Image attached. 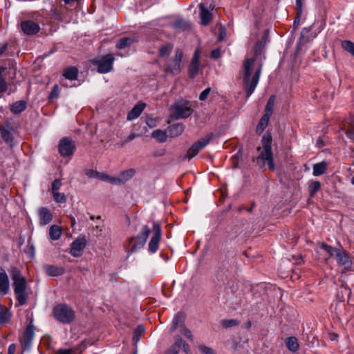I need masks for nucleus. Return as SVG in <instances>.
Instances as JSON below:
<instances>
[{
  "label": "nucleus",
  "mask_w": 354,
  "mask_h": 354,
  "mask_svg": "<svg viewBox=\"0 0 354 354\" xmlns=\"http://www.w3.org/2000/svg\"><path fill=\"white\" fill-rule=\"evenodd\" d=\"M16 351V345L11 344L8 348V354H15Z\"/></svg>",
  "instance_id": "obj_58"
},
{
  "label": "nucleus",
  "mask_w": 354,
  "mask_h": 354,
  "mask_svg": "<svg viewBox=\"0 0 354 354\" xmlns=\"http://www.w3.org/2000/svg\"><path fill=\"white\" fill-rule=\"evenodd\" d=\"M144 330L145 328L142 325H139L136 327V328L134 330L133 337L135 342H138L140 339L141 335L144 332Z\"/></svg>",
  "instance_id": "obj_45"
},
{
  "label": "nucleus",
  "mask_w": 354,
  "mask_h": 354,
  "mask_svg": "<svg viewBox=\"0 0 354 354\" xmlns=\"http://www.w3.org/2000/svg\"><path fill=\"white\" fill-rule=\"evenodd\" d=\"M165 354H179L178 350H174V348L169 347L165 353Z\"/></svg>",
  "instance_id": "obj_61"
},
{
  "label": "nucleus",
  "mask_w": 354,
  "mask_h": 354,
  "mask_svg": "<svg viewBox=\"0 0 354 354\" xmlns=\"http://www.w3.org/2000/svg\"><path fill=\"white\" fill-rule=\"evenodd\" d=\"M172 49H173L172 44H171L169 43L165 44L159 49V55L162 57H167L169 55Z\"/></svg>",
  "instance_id": "obj_39"
},
{
  "label": "nucleus",
  "mask_w": 354,
  "mask_h": 354,
  "mask_svg": "<svg viewBox=\"0 0 354 354\" xmlns=\"http://www.w3.org/2000/svg\"><path fill=\"white\" fill-rule=\"evenodd\" d=\"M136 174V169H129L120 172L117 177L112 176V184L122 185Z\"/></svg>",
  "instance_id": "obj_17"
},
{
  "label": "nucleus",
  "mask_w": 354,
  "mask_h": 354,
  "mask_svg": "<svg viewBox=\"0 0 354 354\" xmlns=\"http://www.w3.org/2000/svg\"><path fill=\"white\" fill-rule=\"evenodd\" d=\"M317 245L319 247V248L324 250L329 255V257H331L333 256L335 257L336 254L337 253L338 250H339V249L333 248L330 245H328L325 243L319 242L317 243Z\"/></svg>",
  "instance_id": "obj_34"
},
{
  "label": "nucleus",
  "mask_w": 354,
  "mask_h": 354,
  "mask_svg": "<svg viewBox=\"0 0 354 354\" xmlns=\"http://www.w3.org/2000/svg\"><path fill=\"white\" fill-rule=\"evenodd\" d=\"M346 136L350 139H354V129H348L346 131Z\"/></svg>",
  "instance_id": "obj_60"
},
{
  "label": "nucleus",
  "mask_w": 354,
  "mask_h": 354,
  "mask_svg": "<svg viewBox=\"0 0 354 354\" xmlns=\"http://www.w3.org/2000/svg\"><path fill=\"white\" fill-rule=\"evenodd\" d=\"M275 102V97L274 95H271L266 104V109H265V115H267L268 116H271L273 112V108Z\"/></svg>",
  "instance_id": "obj_38"
},
{
  "label": "nucleus",
  "mask_w": 354,
  "mask_h": 354,
  "mask_svg": "<svg viewBox=\"0 0 354 354\" xmlns=\"http://www.w3.org/2000/svg\"><path fill=\"white\" fill-rule=\"evenodd\" d=\"M270 116L263 114L257 126V133H262L268 124Z\"/></svg>",
  "instance_id": "obj_37"
},
{
  "label": "nucleus",
  "mask_w": 354,
  "mask_h": 354,
  "mask_svg": "<svg viewBox=\"0 0 354 354\" xmlns=\"http://www.w3.org/2000/svg\"><path fill=\"white\" fill-rule=\"evenodd\" d=\"M49 238L53 241L58 240L62 236V229L57 225H53L49 228Z\"/></svg>",
  "instance_id": "obj_31"
},
{
  "label": "nucleus",
  "mask_w": 354,
  "mask_h": 354,
  "mask_svg": "<svg viewBox=\"0 0 354 354\" xmlns=\"http://www.w3.org/2000/svg\"><path fill=\"white\" fill-rule=\"evenodd\" d=\"M199 8L201 10L200 17L201 19V24L203 26H207L209 24L212 19V13L205 8L203 3L199 4Z\"/></svg>",
  "instance_id": "obj_26"
},
{
  "label": "nucleus",
  "mask_w": 354,
  "mask_h": 354,
  "mask_svg": "<svg viewBox=\"0 0 354 354\" xmlns=\"http://www.w3.org/2000/svg\"><path fill=\"white\" fill-rule=\"evenodd\" d=\"M10 289L8 276L4 269L0 268V293L5 295Z\"/></svg>",
  "instance_id": "obj_20"
},
{
  "label": "nucleus",
  "mask_w": 354,
  "mask_h": 354,
  "mask_svg": "<svg viewBox=\"0 0 354 354\" xmlns=\"http://www.w3.org/2000/svg\"><path fill=\"white\" fill-rule=\"evenodd\" d=\"M286 344L288 349L292 352H297L299 348L298 340L295 337H289L286 339Z\"/></svg>",
  "instance_id": "obj_29"
},
{
  "label": "nucleus",
  "mask_w": 354,
  "mask_h": 354,
  "mask_svg": "<svg viewBox=\"0 0 354 354\" xmlns=\"http://www.w3.org/2000/svg\"><path fill=\"white\" fill-rule=\"evenodd\" d=\"M75 149V142L71 138L66 137L60 140L58 145V151L62 157H70L73 156Z\"/></svg>",
  "instance_id": "obj_10"
},
{
  "label": "nucleus",
  "mask_w": 354,
  "mask_h": 354,
  "mask_svg": "<svg viewBox=\"0 0 354 354\" xmlns=\"http://www.w3.org/2000/svg\"><path fill=\"white\" fill-rule=\"evenodd\" d=\"M153 235L151 238L148 248L151 253H155L158 250L159 242L161 239V227L158 222L153 223Z\"/></svg>",
  "instance_id": "obj_12"
},
{
  "label": "nucleus",
  "mask_w": 354,
  "mask_h": 354,
  "mask_svg": "<svg viewBox=\"0 0 354 354\" xmlns=\"http://www.w3.org/2000/svg\"><path fill=\"white\" fill-rule=\"evenodd\" d=\"M337 263L344 267L343 272L350 270L352 266V261L348 254L344 250H339L335 255Z\"/></svg>",
  "instance_id": "obj_15"
},
{
  "label": "nucleus",
  "mask_w": 354,
  "mask_h": 354,
  "mask_svg": "<svg viewBox=\"0 0 354 354\" xmlns=\"http://www.w3.org/2000/svg\"><path fill=\"white\" fill-rule=\"evenodd\" d=\"M221 56V50L219 48L212 50L211 57L213 58H219Z\"/></svg>",
  "instance_id": "obj_55"
},
{
  "label": "nucleus",
  "mask_w": 354,
  "mask_h": 354,
  "mask_svg": "<svg viewBox=\"0 0 354 354\" xmlns=\"http://www.w3.org/2000/svg\"><path fill=\"white\" fill-rule=\"evenodd\" d=\"M171 109L172 113L170 118L174 120L186 119L193 113L190 102L183 98L176 100Z\"/></svg>",
  "instance_id": "obj_5"
},
{
  "label": "nucleus",
  "mask_w": 354,
  "mask_h": 354,
  "mask_svg": "<svg viewBox=\"0 0 354 354\" xmlns=\"http://www.w3.org/2000/svg\"><path fill=\"white\" fill-rule=\"evenodd\" d=\"M73 350L69 349H59L55 354H72Z\"/></svg>",
  "instance_id": "obj_56"
},
{
  "label": "nucleus",
  "mask_w": 354,
  "mask_h": 354,
  "mask_svg": "<svg viewBox=\"0 0 354 354\" xmlns=\"http://www.w3.org/2000/svg\"><path fill=\"white\" fill-rule=\"evenodd\" d=\"M59 90L58 85L55 84L49 94L48 99L52 100L54 98H57L59 96Z\"/></svg>",
  "instance_id": "obj_48"
},
{
  "label": "nucleus",
  "mask_w": 354,
  "mask_h": 354,
  "mask_svg": "<svg viewBox=\"0 0 354 354\" xmlns=\"http://www.w3.org/2000/svg\"><path fill=\"white\" fill-rule=\"evenodd\" d=\"M146 104L144 102H139L136 104L127 114V120H133L138 118L144 111Z\"/></svg>",
  "instance_id": "obj_22"
},
{
  "label": "nucleus",
  "mask_w": 354,
  "mask_h": 354,
  "mask_svg": "<svg viewBox=\"0 0 354 354\" xmlns=\"http://www.w3.org/2000/svg\"><path fill=\"white\" fill-rule=\"evenodd\" d=\"M11 313L9 310L0 304V324H5L8 323L10 319Z\"/></svg>",
  "instance_id": "obj_33"
},
{
  "label": "nucleus",
  "mask_w": 354,
  "mask_h": 354,
  "mask_svg": "<svg viewBox=\"0 0 354 354\" xmlns=\"http://www.w3.org/2000/svg\"><path fill=\"white\" fill-rule=\"evenodd\" d=\"M10 273L13 281L14 292L16 296L18 304L24 305L28 299L26 294V279L22 276L21 271L17 267H11Z\"/></svg>",
  "instance_id": "obj_3"
},
{
  "label": "nucleus",
  "mask_w": 354,
  "mask_h": 354,
  "mask_svg": "<svg viewBox=\"0 0 354 354\" xmlns=\"http://www.w3.org/2000/svg\"><path fill=\"white\" fill-rule=\"evenodd\" d=\"M256 57L245 59L242 67V79L246 97L254 91L261 74L263 64L256 65Z\"/></svg>",
  "instance_id": "obj_1"
},
{
  "label": "nucleus",
  "mask_w": 354,
  "mask_h": 354,
  "mask_svg": "<svg viewBox=\"0 0 354 354\" xmlns=\"http://www.w3.org/2000/svg\"><path fill=\"white\" fill-rule=\"evenodd\" d=\"M198 348H199V351L203 354H216V353L214 352V351L212 348H211L210 347H208L205 345H200L198 346Z\"/></svg>",
  "instance_id": "obj_49"
},
{
  "label": "nucleus",
  "mask_w": 354,
  "mask_h": 354,
  "mask_svg": "<svg viewBox=\"0 0 354 354\" xmlns=\"http://www.w3.org/2000/svg\"><path fill=\"white\" fill-rule=\"evenodd\" d=\"M45 272L50 277H57L64 274V269L60 266L54 265H46L44 266Z\"/></svg>",
  "instance_id": "obj_25"
},
{
  "label": "nucleus",
  "mask_w": 354,
  "mask_h": 354,
  "mask_svg": "<svg viewBox=\"0 0 354 354\" xmlns=\"http://www.w3.org/2000/svg\"><path fill=\"white\" fill-rule=\"evenodd\" d=\"M185 315L183 313H178L173 319L170 328L171 331H174L185 326Z\"/></svg>",
  "instance_id": "obj_23"
},
{
  "label": "nucleus",
  "mask_w": 354,
  "mask_h": 354,
  "mask_svg": "<svg viewBox=\"0 0 354 354\" xmlns=\"http://www.w3.org/2000/svg\"><path fill=\"white\" fill-rule=\"evenodd\" d=\"M55 319L63 324H70L75 319V311L73 308L65 304L56 305L53 309Z\"/></svg>",
  "instance_id": "obj_4"
},
{
  "label": "nucleus",
  "mask_w": 354,
  "mask_h": 354,
  "mask_svg": "<svg viewBox=\"0 0 354 354\" xmlns=\"http://www.w3.org/2000/svg\"><path fill=\"white\" fill-rule=\"evenodd\" d=\"M199 59H200V53H199V50L197 49L195 50V52L194 53V55L192 57V59L191 60V62H190V64H189V68H188L189 77L190 78H194L198 74L199 68H200Z\"/></svg>",
  "instance_id": "obj_16"
},
{
  "label": "nucleus",
  "mask_w": 354,
  "mask_h": 354,
  "mask_svg": "<svg viewBox=\"0 0 354 354\" xmlns=\"http://www.w3.org/2000/svg\"><path fill=\"white\" fill-rule=\"evenodd\" d=\"M153 122V119H147V125H149V127H152Z\"/></svg>",
  "instance_id": "obj_64"
},
{
  "label": "nucleus",
  "mask_w": 354,
  "mask_h": 354,
  "mask_svg": "<svg viewBox=\"0 0 354 354\" xmlns=\"http://www.w3.org/2000/svg\"><path fill=\"white\" fill-rule=\"evenodd\" d=\"M26 108V102L24 100L17 101L11 106L10 110L15 114L24 111Z\"/></svg>",
  "instance_id": "obj_32"
},
{
  "label": "nucleus",
  "mask_w": 354,
  "mask_h": 354,
  "mask_svg": "<svg viewBox=\"0 0 354 354\" xmlns=\"http://www.w3.org/2000/svg\"><path fill=\"white\" fill-rule=\"evenodd\" d=\"M171 27L176 30H187L191 28L190 24L183 19H178L171 24Z\"/></svg>",
  "instance_id": "obj_28"
},
{
  "label": "nucleus",
  "mask_w": 354,
  "mask_h": 354,
  "mask_svg": "<svg viewBox=\"0 0 354 354\" xmlns=\"http://www.w3.org/2000/svg\"><path fill=\"white\" fill-rule=\"evenodd\" d=\"M328 164L325 161L316 163L313 167V175L314 176H319L324 174L327 170Z\"/></svg>",
  "instance_id": "obj_27"
},
{
  "label": "nucleus",
  "mask_w": 354,
  "mask_h": 354,
  "mask_svg": "<svg viewBox=\"0 0 354 354\" xmlns=\"http://www.w3.org/2000/svg\"><path fill=\"white\" fill-rule=\"evenodd\" d=\"M134 41L133 38L132 37H122L118 40L117 42L115 47L117 49H124L126 47L131 46Z\"/></svg>",
  "instance_id": "obj_35"
},
{
  "label": "nucleus",
  "mask_w": 354,
  "mask_h": 354,
  "mask_svg": "<svg viewBox=\"0 0 354 354\" xmlns=\"http://www.w3.org/2000/svg\"><path fill=\"white\" fill-rule=\"evenodd\" d=\"M212 135L208 134L195 142L187 151L185 160H190L196 156L212 140Z\"/></svg>",
  "instance_id": "obj_9"
},
{
  "label": "nucleus",
  "mask_w": 354,
  "mask_h": 354,
  "mask_svg": "<svg viewBox=\"0 0 354 354\" xmlns=\"http://www.w3.org/2000/svg\"><path fill=\"white\" fill-rule=\"evenodd\" d=\"M38 213L39 217V223L41 225H46L48 224L53 219V215L50 211L46 207H40L39 209Z\"/></svg>",
  "instance_id": "obj_21"
},
{
  "label": "nucleus",
  "mask_w": 354,
  "mask_h": 354,
  "mask_svg": "<svg viewBox=\"0 0 354 354\" xmlns=\"http://www.w3.org/2000/svg\"><path fill=\"white\" fill-rule=\"evenodd\" d=\"M152 138H155L158 142H165L167 138V134L165 131L160 129L154 130L151 133Z\"/></svg>",
  "instance_id": "obj_36"
},
{
  "label": "nucleus",
  "mask_w": 354,
  "mask_h": 354,
  "mask_svg": "<svg viewBox=\"0 0 354 354\" xmlns=\"http://www.w3.org/2000/svg\"><path fill=\"white\" fill-rule=\"evenodd\" d=\"M183 57V52L180 49L176 50L175 56L170 59L165 68L167 73L177 75L181 70V59Z\"/></svg>",
  "instance_id": "obj_11"
},
{
  "label": "nucleus",
  "mask_w": 354,
  "mask_h": 354,
  "mask_svg": "<svg viewBox=\"0 0 354 354\" xmlns=\"http://www.w3.org/2000/svg\"><path fill=\"white\" fill-rule=\"evenodd\" d=\"M35 337L34 326L30 322L24 332L23 337L21 339V344L24 350H29Z\"/></svg>",
  "instance_id": "obj_13"
},
{
  "label": "nucleus",
  "mask_w": 354,
  "mask_h": 354,
  "mask_svg": "<svg viewBox=\"0 0 354 354\" xmlns=\"http://www.w3.org/2000/svg\"><path fill=\"white\" fill-rule=\"evenodd\" d=\"M8 45L6 43L0 46V56L2 55L7 49Z\"/></svg>",
  "instance_id": "obj_62"
},
{
  "label": "nucleus",
  "mask_w": 354,
  "mask_h": 354,
  "mask_svg": "<svg viewBox=\"0 0 354 354\" xmlns=\"http://www.w3.org/2000/svg\"><path fill=\"white\" fill-rule=\"evenodd\" d=\"M165 154V150H161L160 151H158L157 153H155V156H164Z\"/></svg>",
  "instance_id": "obj_63"
},
{
  "label": "nucleus",
  "mask_w": 354,
  "mask_h": 354,
  "mask_svg": "<svg viewBox=\"0 0 354 354\" xmlns=\"http://www.w3.org/2000/svg\"><path fill=\"white\" fill-rule=\"evenodd\" d=\"M62 182L59 179H55L52 183L53 193L57 192L61 187Z\"/></svg>",
  "instance_id": "obj_53"
},
{
  "label": "nucleus",
  "mask_w": 354,
  "mask_h": 354,
  "mask_svg": "<svg viewBox=\"0 0 354 354\" xmlns=\"http://www.w3.org/2000/svg\"><path fill=\"white\" fill-rule=\"evenodd\" d=\"M342 47L354 57V43L349 40L342 42Z\"/></svg>",
  "instance_id": "obj_41"
},
{
  "label": "nucleus",
  "mask_w": 354,
  "mask_h": 354,
  "mask_svg": "<svg viewBox=\"0 0 354 354\" xmlns=\"http://www.w3.org/2000/svg\"><path fill=\"white\" fill-rule=\"evenodd\" d=\"M17 134V131L10 122H6L4 124L0 125V136L10 149L19 145Z\"/></svg>",
  "instance_id": "obj_7"
},
{
  "label": "nucleus",
  "mask_w": 354,
  "mask_h": 354,
  "mask_svg": "<svg viewBox=\"0 0 354 354\" xmlns=\"http://www.w3.org/2000/svg\"><path fill=\"white\" fill-rule=\"evenodd\" d=\"M21 28L22 31L26 35H35L37 33L40 27L39 24L31 20H26L21 23Z\"/></svg>",
  "instance_id": "obj_18"
},
{
  "label": "nucleus",
  "mask_w": 354,
  "mask_h": 354,
  "mask_svg": "<svg viewBox=\"0 0 354 354\" xmlns=\"http://www.w3.org/2000/svg\"><path fill=\"white\" fill-rule=\"evenodd\" d=\"M272 139L270 133L268 132L265 133L261 138L262 146L257 147L259 154L257 158V163L261 168H263L266 166L267 162L268 168L273 171L275 169V165L272 151Z\"/></svg>",
  "instance_id": "obj_2"
},
{
  "label": "nucleus",
  "mask_w": 354,
  "mask_h": 354,
  "mask_svg": "<svg viewBox=\"0 0 354 354\" xmlns=\"http://www.w3.org/2000/svg\"><path fill=\"white\" fill-rule=\"evenodd\" d=\"M238 324H239V322L236 319H225V320H223L222 322V325L225 328H229V327H232L234 326H236V325H238Z\"/></svg>",
  "instance_id": "obj_50"
},
{
  "label": "nucleus",
  "mask_w": 354,
  "mask_h": 354,
  "mask_svg": "<svg viewBox=\"0 0 354 354\" xmlns=\"http://www.w3.org/2000/svg\"><path fill=\"white\" fill-rule=\"evenodd\" d=\"M150 233L151 228L147 225H143L140 233L136 236H132L129 239L130 247L128 252L133 253L142 248Z\"/></svg>",
  "instance_id": "obj_6"
},
{
  "label": "nucleus",
  "mask_w": 354,
  "mask_h": 354,
  "mask_svg": "<svg viewBox=\"0 0 354 354\" xmlns=\"http://www.w3.org/2000/svg\"><path fill=\"white\" fill-rule=\"evenodd\" d=\"M185 342V341L183 340L180 335H176L174 337V343L170 347L174 348V350L179 351V348L182 347L183 344Z\"/></svg>",
  "instance_id": "obj_43"
},
{
  "label": "nucleus",
  "mask_w": 354,
  "mask_h": 354,
  "mask_svg": "<svg viewBox=\"0 0 354 354\" xmlns=\"http://www.w3.org/2000/svg\"><path fill=\"white\" fill-rule=\"evenodd\" d=\"M179 331L189 341L192 342L194 340V337L192 335L191 330L189 328H187L185 325L179 328Z\"/></svg>",
  "instance_id": "obj_44"
},
{
  "label": "nucleus",
  "mask_w": 354,
  "mask_h": 354,
  "mask_svg": "<svg viewBox=\"0 0 354 354\" xmlns=\"http://www.w3.org/2000/svg\"><path fill=\"white\" fill-rule=\"evenodd\" d=\"M210 92H211V88L210 87H207V88H205L204 91H203L200 93L198 99L201 101H205V100H207V98L209 94L210 93Z\"/></svg>",
  "instance_id": "obj_51"
},
{
  "label": "nucleus",
  "mask_w": 354,
  "mask_h": 354,
  "mask_svg": "<svg viewBox=\"0 0 354 354\" xmlns=\"http://www.w3.org/2000/svg\"><path fill=\"white\" fill-rule=\"evenodd\" d=\"M115 57L112 54H107L96 57L91 60L93 66H97V72L100 73H107L113 69V64Z\"/></svg>",
  "instance_id": "obj_8"
},
{
  "label": "nucleus",
  "mask_w": 354,
  "mask_h": 354,
  "mask_svg": "<svg viewBox=\"0 0 354 354\" xmlns=\"http://www.w3.org/2000/svg\"><path fill=\"white\" fill-rule=\"evenodd\" d=\"M321 188L319 181H313L310 183L308 189L310 196H313Z\"/></svg>",
  "instance_id": "obj_42"
},
{
  "label": "nucleus",
  "mask_w": 354,
  "mask_h": 354,
  "mask_svg": "<svg viewBox=\"0 0 354 354\" xmlns=\"http://www.w3.org/2000/svg\"><path fill=\"white\" fill-rule=\"evenodd\" d=\"M86 245V239L84 236L78 237L71 244L70 254L74 257H81L83 254Z\"/></svg>",
  "instance_id": "obj_14"
},
{
  "label": "nucleus",
  "mask_w": 354,
  "mask_h": 354,
  "mask_svg": "<svg viewBox=\"0 0 354 354\" xmlns=\"http://www.w3.org/2000/svg\"><path fill=\"white\" fill-rule=\"evenodd\" d=\"M185 126L182 123H176L170 125L167 129L169 136L175 138L180 136L184 131Z\"/></svg>",
  "instance_id": "obj_24"
},
{
  "label": "nucleus",
  "mask_w": 354,
  "mask_h": 354,
  "mask_svg": "<svg viewBox=\"0 0 354 354\" xmlns=\"http://www.w3.org/2000/svg\"><path fill=\"white\" fill-rule=\"evenodd\" d=\"M78 70L76 67L71 66L64 71L63 76L69 80H75L77 78Z\"/></svg>",
  "instance_id": "obj_30"
},
{
  "label": "nucleus",
  "mask_w": 354,
  "mask_h": 354,
  "mask_svg": "<svg viewBox=\"0 0 354 354\" xmlns=\"http://www.w3.org/2000/svg\"><path fill=\"white\" fill-rule=\"evenodd\" d=\"M6 70L5 67L0 66V93H4L8 89V84L3 76V73Z\"/></svg>",
  "instance_id": "obj_40"
},
{
  "label": "nucleus",
  "mask_w": 354,
  "mask_h": 354,
  "mask_svg": "<svg viewBox=\"0 0 354 354\" xmlns=\"http://www.w3.org/2000/svg\"><path fill=\"white\" fill-rule=\"evenodd\" d=\"M54 200L57 203H65L66 201L65 194L64 193H59L58 192L53 193Z\"/></svg>",
  "instance_id": "obj_46"
},
{
  "label": "nucleus",
  "mask_w": 354,
  "mask_h": 354,
  "mask_svg": "<svg viewBox=\"0 0 354 354\" xmlns=\"http://www.w3.org/2000/svg\"><path fill=\"white\" fill-rule=\"evenodd\" d=\"M181 348H183V351L186 354H192L189 346L186 342L183 344Z\"/></svg>",
  "instance_id": "obj_57"
},
{
  "label": "nucleus",
  "mask_w": 354,
  "mask_h": 354,
  "mask_svg": "<svg viewBox=\"0 0 354 354\" xmlns=\"http://www.w3.org/2000/svg\"><path fill=\"white\" fill-rule=\"evenodd\" d=\"M302 0H296V6L297 9V14L296 19L300 20V17L302 13Z\"/></svg>",
  "instance_id": "obj_52"
},
{
  "label": "nucleus",
  "mask_w": 354,
  "mask_h": 354,
  "mask_svg": "<svg viewBox=\"0 0 354 354\" xmlns=\"http://www.w3.org/2000/svg\"><path fill=\"white\" fill-rule=\"evenodd\" d=\"M53 17L57 21H62V12L61 9L55 8L51 10Z\"/></svg>",
  "instance_id": "obj_47"
},
{
  "label": "nucleus",
  "mask_w": 354,
  "mask_h": 354,
  "mask_svg": "<svg viewBox=\"0 0 354 354\" xmlns=\"http://www.w3.org/2000/svg\"><path fill=\"white\" fill-rule=\"evenodd\" d=\"M84 174L90 178H97L104 182H108L112 184V176L103 173L99 172L96 170L86 169Z\"/></svg>",
  "instance_id": "obj_19"
},
{
  "label": "nucleus",
  "mask_w": 354,
  "mask_h": 354,
  "mask_svg": "<svg viewBox=\"0 0 354 354\" xmlns=\"http://www.w3.org/2000/svg\"><path fill=\"white\" fill-rule=\"evenodd\" d=\"M225 37H226L225 28L223 26H221L219 28L218 39V41H221L225 39Z\"/></svg>",
  "instance_id": "obj_54"
},
{
  "label": "nucleus",
  "mask_w": 354,
  "mask_h": 354,
  "mask_svg": "<svg viewBox=\"0 0 354 354\" xmlns=\"http://www.w3.org/2000/svg\"><path fill=\"white\" fill-rule=\"evenodd\" d=\"M136 135L134 133L129 134L124 140V142H129L136 138Z\"/></svg>",
  "instance_id": "obj_59"
}]
</instances>
